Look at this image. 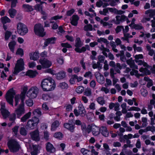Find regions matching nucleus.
<instances>
[{"label": "nucleus", "mask_w": 155, "mask_h": 155, "mask_svg": "<svg viewBox=\"0 0 155 155\" xmlns=\"http://www.w3.org/2000/svg\"><path fill=\"white\" fill-rule=\"evenodd\" d=\"M54 137L56 138L61 139L62 138L63 135L61 133L58 132L54 134Z\"/></svg>", "instance_id": "nucleus-43"}, {"label": "nucleus", "mask_w": 155, "mask_h": 155, "mask_svg": "<svg viewBox=\"0 0 155 155\" xmlns=\"http://www.w3.org/2000/svg\"><path fill=\"white\" fill-rule=\"evenodd\" d=\"M38 73L36 71L29 70L26 73V75L31 78H33L36 76Z\"/></svg>", "instance_id": "nucleus-24"}, {"label": "nucleus", "mask_w": 155, "mask_h": 155, "mask_svg": "<svg viewBox=\"0 0 155 155\" xmlns=\"http://www.w3.org/2000/svg\"><path fill=\"white\" fill-rule=\"evenodd\" d=\"M92 94L91 90L88 88H86L84 92V95L88 97L91 96Z\"/></svg>", "instance_id": "nucleus-39"}, {"label": "nucleus", "mask_w": 155, "mask_h": 155, "mask_svg": "<svg viewBox=\"0 0 155 155\" xmlns=\"http://www.w3.org/2000/svg\"><path fill=\"white\" fill-rule=\"evenodd\" d=\"M41 147L38 145H33L32 149L31 152L32 155H37L39 152Z\"/></svg>", "instance_id": "nucleus-18"}, {"label": "nucleus", "mask_w": 155, "mask_h": 155, "mask_svg": "<svg viewBox=\"0 0 155 155\" xmlns=\"http://www.w3.org/2000/svg\"><path fill=\"white\" fill-rule=\"evenodd\" d=\"M100 132L103 136L105 137H107L109 135V131L107 127L104 126H102L100 127Z\"/></svg>", "instance_id": "nucleus-16"}, {"label": "nucleus", "mask_w": 155, "mask_h": 155, "mask_svg": "<svg viewBox=\"0 0 155 155\" xmlns=\"http://www.w3.org/2000/svg\"><path fill=\"white\" fill-rule=\"evenodd\" d=\"M41 86L44 91H50L54 90L56 87L54 81L51 78H47L43 79Z\"/></svg>", "instance_id": "nucleus-2"}, {"label": "nucleus", "mask_w": 155, "mask_h": 155, "mask_svg": "<svg viewBox=\"0 0 155 155\" xmlns=\"http://www.w3.org/2000/svg\"><path fill=\"white\" fill-rule=\"evenodd\" d=\"M31 115V112H29L28 113L25 114L21 118V120L22 122H25L26 120L30 117Z\"/></svg>", "instance_id": "nucleus-32"}, {"label": "nucleus", "mask_w": 155, "mask_h": 155, "mask_svg": "<svg viewBox=\"0 0 155 155\" xmlns=\"http://www.w3.org/2000/svg\"><path fill=\"white\" fill-rule=\"evenodd\" d=\"M24 11L26 12H30L32 11L33 9L31 6L28 4H24L22 6Z\"/></svg>", "instance_id": "nucleus-28"}, {"label": "nucleus", "mask_w": 155, "mask_h": 155, "mask_svg": "<svg viewBox=\"0 0 155 155\" xmlns=\"http://www.w3.org/2000/svg\"><path fill=\"white\" fill-rule=\"evenodd\" d=\"M8 146L11 152H16L18 151L20 146L18 143L15 140L12 139L8 142Z\"/></svg>", "instance_id": "nucleus-4"}, {"label": "nucleus", "mask_w": 155, "mask_h": 155, "mask_svg": "<svg viewBox=\"0 0 155 155\" xmlns=\"http://www.w3.org/2000/svg\"><path fill=\"white\" fill-rule=\"evenodd\" d=\"M100 48L101 49L102 51V53L106 57H107V54L106 52H109V49L105 48L102 45H101Z\"/></svg>", "instance_id": "nucleus-46"}, {"label": "nucleus", "mask_w": 155, "mask_h": 155, "mask_svg": "<svg viewBox=\"0 0 155 155\" xmlns=\"http://www.w3.org/2000/svg\"><path fill=\"white\" fill-rule=\"evenodd\" d=\"M35 34L37 35L43 37L45 34L43 25L41 24H36L34 26Z\"/></svg>", "instance_id": "nucleus-9"}, {"label": "nucleus", "mask_w": 155, "mask_h": 155, "mask_svg": "<svg viewBox=\"0 0 155 155\" xmlns=\"http://www.w3.org/2000/svg\"><path fill=\"white\" fill-rule=\"evenodd\" d=\"M95 77L97 81L101 84H103L104 82V76L99 73L95 74Z\"/></svg>", "instance_id": "nucleus-20"}, {"label": "nucleus", "mask_w": 155, "mask_h": 155, "mask_svg": "<svg viewBox=\"0 0 155 155\" xmlns=\"http://www.w3.org/2000/svg\"><path fill=\"white\" fill-rule=\"evenodd\" d=\"M62 18V16L57 15L54 16L51 18L50 23H53L54 22V21H52L53 20L57 21L58 19H61Z\"/></svg>", "instance_id": "nucleus-53"}, {"label": "nucleus", "mask_w": 155, "mask_h": 155, "mask_svg": "<svg viewBox=\"0 0 155 155\" xmlns=\"http://www.w3.org/2000/svg\"><path fill=\"white\" fill-rule=\"evenodd\" d=\"M1 111L2 114L4 119L6 118L9 115V113L8 111L5 109V103L2 102L1 104Z\"/></svg>", "instance_id": "nucleus-14"}, {"label": "nucleus", "mask_w": 155, "mask_h": 155, "mask_svg": "<svg viewBox=\"0 0 155 155\" xmlns=\"http://www.w3.org/2000/svg\"><path fill=\"white\" fill-rule=\"evenodd\" d=\"M131 28L137 30H140L142 29L143 28V27L141 24H139L134 25V26Z\"/></svg>", "instance_id": "nucleus-55"}, {"label": "nucleus", "mask_w": 155, "mask_h": 155, "mask_svg": "<svg viewBox=\"0 0 155 155\" xmlns=\"http://www.w3.org/2000/svg\"><path fill=\"white\" fill-rule=\"evenodd\" d=\"M135 58V61L139 65H143L145 67L144 68H141L139 71L142 73L140 74L138 73V71L137 70H135V69H138V66L135 64L134 61L131 58L127 61V63L130 65V67L132 68V71L130 72V74L131 75H135L137 78H139L140 76H143L145 74H150V72L148 68H150V66L147 64L140 59L143 58V56L142 54H136L134 56Z\"/></svg>", "instance_id": "nucleus-1"}, {"label": "nucleus", "mask_w": 155, "mask_h": 155, "mask_svg": "<svg viewBox=\"0 0 155 155\" xmlns=\"http://www.w3.org/2000/svg\"><path fill=\"white\" fill-rule=\"evenodd\" d=\"M32 98H29L25 101V104L29 107H31L33 104V102L31 99Z\"/></svg>", "instance_id": "nucleus-47"}, {"label": "nucleus", "mask_w": 155, "mask_h": 155, "mask_svg": "<svg viewBox=\"0 0 155 155\" xmlns=\"http://www.w3.org/2000/svg\"><path fill=\"white\" fill-rule=\"evenodd\" d=\"M84 30L86 31H92L93 30V26L90 24L86 25L84 26Z\"/></svg>", "instance_id": "nucleus-49"}, {"label": "nucleus", "mask_w": 155, "mask_h": 155, "mask_svg": "<svg viewBox=\"0 0 155 155\" xmlns=\"http://www.w3.org/2000/svg\"><path fill=\"white\" fill-rule=\"evenodd\" d=\"M101 23L102 24L104 27H106L108 28H110L112 27V24L109 23L108 22H104L103 20H101Z\"/></svg>", "instance_id": "nucleus-48"}, {"label": "nucleus", "mask_w": 155, "mask_h": 155, "mask_svg": "<svg viewBox=\"0 0 155 155\" xmlns=\"http://www.w3.org/2000/svg\"><path fill=\"white\" fill-rule=\"evenodd\" d=\"M81 128L83 133L85 132L89 134L91 131H92V125H88L87 128H86L85 125H82L81 126Z\"/></svg>", "instance_id": "nucleus-23"}, {"label": "nucleus", "mask_w": 155, "mask_h": 155, "mask_svg": "<svg viewBox=\"0 0 155 155\" xmlns=\"http://www.w3.org/2000/svg\"><path fill=\"white\" fill-rule=\"evenodd\" d=\"M35 10L37 11L42 12V7L41 5L37 4L35 6Z\"/></svg>", "instance_id": "nucleus-60"}, {"label": "nucleus", "mask_w": 155, "mask_h": 155, "mask_svg": "<svg viewBox=\"0 0 155 155\" xmlns=\"http://www.w3.org/2000/svg\"><path fill=\"white\" fill-rule=\"evenodd\" d=\"M59 125V123L58 121L56 120L54 121L51 125V131H55Z\"/></svg>", "instance_id": "nucleus-31"}, {"label": "nucleus", "mask_w": 155, "mask_h": 155, "mask_svg": "<svg viewBox=\"0 0 155 155\" xmlns=\"http://www.w3.org/2000/svg\"><path fill=\"white\" fill-rule=\"evenodd\" d=\"M24 63L23 60L20 58L17 61L13 72L14 74L16 75L20 72L23 70L24 69Z\"/></svg>", "instance_id": "nucleus-6"}, {"label": "nucleus", "mask_w": 155, "mask_h": 155, "mask_svg": "<svg viewBox=\"0 0 155 155\" xmlns=\"http://www.w3.org/2000/svg\"><path fill=\"white\" fill-rule=\"evenodd\" d=\"M92 67L94 69H96L99 68L100 66V63L99 62H97V63L94 61H93L92 63Z\"/></svg>", "instance_id": "nucleus-58"}, {"label": "nucleus", "mask_w": 155, "mask_h": 155, "mask_svg": "<svg viewBox=\"0 0 155 155\" xmlns=\"http://www.w3.org/2000/svg\"><path fill=\"white\" fill-rule=\"evenodd\" d=\"M39 62L42 66L43 68H48L50 67L52 65L51 62L46 59H40Z\"/></svg>", "instance_id": "nucleus-13"}, {"label": "nucleus", "mask_w": 155, "mask_h": 155, "mask_svg": "<svg viewBox=\"0 0 155 155\" xmlns=\"http://www.w3.org/2000/svg\"><path fill=\"white\" fill-rule=\"evenodd\" d=\"M19 127L18 126H16L14 127L12 129V130L13 132L14 133V134L15 135H16L17 134L18 130V129Z\"/></svg>", "instance_id": "nucleus-62"}, {"label": "nucleus", "mask_w": 155, "mask_h": 155, "mask_svg": "<svg viewBox=\"0 0 155 155\" xmlns=\"http://www.w3.org/2000/svg\"><path fill=\"white\" fill-rule=\"evenodd\" d=\"M58 86L60 88L62 89H67L68 87L67 84L64 82L60 83Z\"/></svg>", "instance_id": "nucleus-50"}, {"label": "nucleus", "mask_w": 155, "mask_h": 155, "mask_svg": "<svg viewBox=\"0 0 155 155\" xmlns=\"http://www.w3.org/2000/svg\"><path fill=\"white\" fill-rule=\"evenodd\" d=\"M20 133L22 135L25 136L27 134V132L24 127H21L20 130Z\"/></svg>", "instance_id": "nucleus-57"}, {"label": "nucleus", "mask_w": 155, "mask_h": 155, "mask_svg": "<svg viewBox=\"0 0 155 155\" xmlns=\"http://www.w3.org/2000/svg\"><path fill=\"white\" fill-rule=\"evenodd\" d=\"M15 94V91L13 88H11L8 91L5 95V98L7 102L12 106H13V97Z\"/></svg>", "instance_id": "nucleus-7"}, {"label": "nucleus", "mask_w": 155, "mask_h": 155, "mask_svg": "<svg viewBox=\"0 0 155 155\" xmlns=\"http://www.w3.org/2000/svg\"><path fill=\"white\" fill-rule=\"evenodd\" d=\"M39 122L38 118L36 117H32L29 119L27 124V126L29 129H33L38 124Z\"/></svg>", "instance_id": "nucleus-10"}, {"label": "nucleus", "mask_w": 155, "mask_h": 155, "mask_svg": "<svg viewBox=\"0 0 155 155\" xmlns=\"http://www.w3.org/2000/svg\"><path fill=\"white\" fill-rule=\"evenodd\" d=\"M81 152L83 155H92V153L90 151L84 148L82 149Z\"/></svg>", "instance_id": "nucleus-42"}, {"label": "nucleus", "mask_w": 155, "mask_h": 155, "mask_svg": "<svg viewBox=\"0 0 155 155\" xmlns=\"http://www.w3.org/2000/svg\"><path fill=\"white\" fill-rule=\"evenodd\" d=\"M79 18L77 15H73L71 19V23L74 26H76L78 23Z\"/></svg>", "instance_id": "nucleus-25"}, {"label": "nucleus", "mask_w": 155, "mask_h": 155, "mask_svg": "<svg viewBox=\"0 0 155 155\" xmlns=\"http://www.w3.org/2000/svg\"><path fill=\"white\" fill-rule=\"evenodd\" d=\"M15 113L18 118H20L21 115L25 112L24 104L19 105L18 108L15 110Z\"/></svg>", "instance_id": "nucleus-12"}, {"label": "nucleus", "mask_w": 155, "mask_h": 155, "mask_svg": "<svg viewBox=\"0 0 155 155\" xmlns=\"http://www.w3.org/2000/svg\"><path fill=\"white\" fill-rule=\"evenodd\" d=\"M145 14L151 18L155 15V10L149 9L145 12Z\"/></svg>", "instance_id": "nucleus-33"}, {"label": "nucleus", "mask_w": 155, "mask_h": 155, "mask_svg": "<svg viewBox=\"0 0 155 155\" xmlns=\"http://www.w3.org/2000/svg\"><path fill=\"white\" fill-rule=\"evenodd\" d=\"M16 12L17 11L16 10L13 8H11L8 11V13L9 16L12 18H14Z\"/></svg>", "instance_id": "nucleus-34"}, {"label": "nucleus", "mask_w": 155, "mask_h": 155, "mask_svg": "<svg viewBox=\"0 0 155 155\" xmlns=\"http://www.w3.org/2000/svg\"><path fill=\"white\" fill-rule=\"evenodd\" d=\"M16 44V42L15 41H12L10 42L8 46L10 51L12 52H14L15 51V47Z\"/></svg>", "instance_id": "nucleus-30"}, {"label": "nucleus", "mask_w": 155, "mask_h": 155, "mask_svg": "<svg viewBox=\"0 0 155 155\" xmlns=\"http://www.w3.org/2000/svg\"><path fill=\"white\" fill-rule=\"evenodd\" d=\"M84 90V88L82 86H79L76 88L75 91L77 93L81 94L83 92Z\"/></svg>", "instance_id": "nucleus-40"}, {"label": "nucleus", "mask_w": 155, "mask_h": 155, "mask_svg": "<svg viewBox=\"0 0 155 155\" xmlns=\"http://www.w3.org/2000/svg\"><path fill=\"white\" fill-rule=\"evenodd\" d=\"M100 128L94 124H92V132L93 135L97 136L99 134Z\"/></svg>", "instance_id": "nucleus-19"}, {"label": "nucleus", "mask_w": 155, "mask_h": 155, "mask_svg": "<svg viewBox=\"0 0 155 155\" xmlns=\"http://www.w3.org/2000/svg\"><path fill=\"white\" fill-rule=\"evenodd\" d=\"M129 28L128 26H125V28H123V30L124 37H127L128 35H129V34L127 33L129 31Z\"/></svg>", "instance_id": "nucleus-54"}, {"label": "nucleus", "mask_w": 155, "mask_h": 155, "mask_svg": "<svg viewBox=\"0 0 155 155\" xmlns=\"http://www.w3.org/2000/svg\"><path fill=\"white\" fill-rule=\"evenodd\" d=\"M97 42L101 44H102V43L108 44L109 43L106 39L103 38H98L97 39Z\"/></svg>", "instance_id": "nucleus-44"}, {"label": "nucleus", "mask_w": 155, "mask_h": 155, "mask_svg": "<svg viewBox=\"0 0 155 155\" xmlns=\"http://www.w3.org/2000/svg\"><path fill=\"white\" fill-rule=\"evenodd\" d=\"M46 148L47 151L49 153H54L55 151V148L53 145L50 142L46 144Z\"/></svg>", "instance_id": "nucleus-17"}, {"label": "nucleus", "mask_w": 155, "mask_h": 155, "mask_svg": "<svg viewBox=\"0 0 155 155\" xmlns=\"http://www.w3.org/2000/svg\"><path fill=\"white\" fill-rule=\"evenodd\" d=\"M110 75L111 77L113 78V84L114 85H115L116 83L118 81V80L117 79L114 78V75L116 73L115 72V71L113 68H111L110 69Z\"/></svg>", "instance_id": "nucleus-21"}, {"label": "nucleus", "mask_w": 155, "mask_h": 155, "mask_svg": "<svg viewBox=\"0 0 155 155\" xmlns=\"http://www.w3.org/2000/svg\"><path fill=\"white\" fill-rule=\"evenodd\" d=\"M140 110V108L134 106L131 107L128 109V111H139Z\"/></svg>", "instance_id": "nucleus-56"}, {"label": "nucleus", "mask_w": 155, "mask_h": 155, "mask_svg": "<svg viewBox=\"0 0 155 155\" xmlns=\"http://www.w3.org/2000/svg\"><path fill=\"white\" fill-rule=\"evenodd\" d=\"M109 11L108 8H104V9L103 10L100 11L99 12V13L102 15H106L107 13L108 12V11Z\"/></svg>", "instance_id": "nucleus-61"}, {"label": "nucleus", "mask_w": 155, "mask_h": 155, "mask_svg": "<svg viewBox=\"0 0 155 155\" xmlns=\"http://www.w3.org/2000/svg\"><path fill=\"white\" fill-rule=\"evenodd\" d=\"M84 76L85 77L89 78L91 79V78L92 76L91 72L90 71H88L85 73L84 75Z\"/></svg>", "instance_id": "nucleus-63"}, {"label": "nucleus", "mask_w": 155, "mask_h": 155, "mask_svg": "<svg viewBox=\"0 0 155 155\" xmlns=\"http://www.w3.org/2000/svg\"><path fill=\"white\" fill-rule=\"evenodd\" d=\"M78 108L80 115L81 116H84L86 113V111L83 104H80Z\"/></svg>", "instance_id": "nucleus-22"}, {"label": "nucleus", "mask_w": 155, "mask_h": 155, "mask_svg": "<svg viewBox=\"0 0 155 155\" xmlns=\"http://www.w3.org/2000/svg\"><path fill=\"white\" fill-rule=\"evenodd\" d=\"M141 120L143 122V127H146L147 124V118L146 117H143L142 118Z\"/></svg>", "instance_id": "nucleus-64"}, {"label": "nucleus", "mask_w": 155, "mask_h": 155, "mask_svg": "<svg viewBox=\"0 0 155 155\" xmlns=\"http://www.w3.org/2000/svg\"><path fill=\"white\" fill-rule=\"evenodd\" d=\"M1 20L2 23L3 25H5L7 23H10L11 21L10 19L6 16L2 17Z\"/></svg>", "instance_id": "nucleus-37"}, {"label": "nucleus", "mask_w": 155, "mask_h": 155, "mask_svg": "<svg viewBox=\"0 0 155 155\" xmlns=\"http://www.w3.org/2000/svg\"><path fill=\"white\" fill-rule=\"evenodd\" d=\"M77 78V75L75 74L71 76L70 79V82L71 84H74L75 83L76 78Z\"/></svg>", "instance_id": "nucleus-52"}, {"label": "nucleus", "mask_w": 155, "mask_h": 155, "mask_svg": "<svg viewBox=\"0 0 155 155\" xmlns=\"http://www.w3.org/2000/svg\"><path fill=\"white\" fill-rule=\"evenodd\" d=\"M64 127L69 130L70 131L72 132L73 131L74 127L72 124L67 123L64 124Z\"/></svg>", "instance_id": "nucleus-35"}, {"label": "nucleus", "mask_w": 155, "mask_h": 155, "mask_svg": "<svg viewBox=\"0 0 155 155\" xmlns=\"http://www.w3.org/2000/svg\"><path fill=\"white\" fill-rule=\"evenodd\" d=\"M9 70L8 68L5 67L4 68V70L3 71L1 74V77L2 80H5L7 76V73Z\"/></svg>", "instance_id": "nucleus-27"}, {"label": "nucleus", "mask_w": 155, "mask_h": 155, "mask_svg": "<svg viewBox=\"0 0 155 155\" xmlns=\"http://www.w3.org/2000/svg\"><path fill=\"white\" fill-rule=\"evenodd\" d=\"M30 59L34 61H36L39 58V53L38 52H32L30 54Z\"/></svg>", "instance_id": "nucleus-26"}, {"label": "nucleus", "mask_w": 155, "mask_h": 155, "mask_svg": "<svg viewBox=\"0 0 155 155\" xmlns=\"http://www.w3.org/2000/svg\"><path fill=\"white\" fill-rule=\"evenodd\" d=\"M83 45L82 43L81 42L79 38H77L76 40V43L75 50L77 52L81 53L85 51V48L84 47H82L81 48H80Z\"/></svg>", "instance_id": "nucleus-11"}, {"label": "nucleus", "mask_w": 155, "mask_h": 155, "mask_svg": "<svg viewBox=\"0 0 155 155\" xmlns=\"http://www.w3.org/2000/svg\"><path fill=\"white\" fill-rule=\"evenodd\" d=\"M28 87L27 86H24L22 88V91L20 94L16 95L14 97L15 105L17 106L20 103L19 105L24 104V101L25 98L26 94L28 91Z\"/></svg>", "instance_id": "nucleus-3"}, {"label": "nucleus", "mask_w": 155, "mask_h": 155, "mask_svg": "<svg viewBox=\"0 0 155 155\" xmlns=\"http://www.w3.org/2000/svg\"><path fill=\"white\" fill-rule=\"evenodd\" d=\"M56 75L58 79H61L65 77L66 73L64 71H61L57 73Z\"/></svg>", "instance_id": "nucleus-29"}, {"label": "nucleus", "mask_w": 155, "mask_h": 155, "mask_svg": "<svg viewBox=\"0 0 155 155\" xmlns=\"http://www.w3.org/2000/svg\"><path fill=\"white\" fill-rule=\"evenodd\" d=\"M39 89L36 86H33L30 88L26 92V96L29 98H35L37 96Z\"/></svg>", "instance_id": "nucleus-5"}, {"label": "nucleus", "mask_w": 155, "mask_h": 155, "mask_svg": "<svg viewBox=\"0 0 155 155\" xmlns=\"http://www.w3.org/2000/svg\"><path fill=\"white\" fill-rule=\"evenodd\" d=\"M7 2H11V8H14L15 7L18 3V0H5Z\"/></svg>", "instance_id": "nucleus-41"}, {"label": "nucleus", "mask_w": 155, "mask_h": 155, "mask_svg": "<svg viewBox=\"0 0 155 155\" xmlns=\"http://www.w3.org/2000/svg\"><path fill=\"white\" fill-rule=\"evenodd\" d=\"M30 135L31 138L33 140L38 141L40 140L39 132L38 130L31 132Z\"/></svg>", "instance_id": "nucleus-15"}, {"label": "nucleus", "mask_w": 155, "mask_h": 155, "mask_svg": "<svg viewBox=\"0 0 155 155\" xmlns=\"http://www.w3.org/2000/svg\"><path fill=\"white\" fill-rule=\"evenodd\" d=\"M96 101L97 103L101 105H103L105 104V101L103 97H99L96 99Z\"/></svg>", "instance_id": "nucleus-36"}, {"label": "nucleus", "mask_w": 155, "mask_h": 155, "mask_svg": "<svg viewBox=\"0 0 155 155\" xmlns=\"http://www.w3.org/2000/svg\"><path fill=\"white\" fill-rule=\"evenodd\" d=\"M12 32L9 31H7L5 34V40H8L12 34Z\"/></svg>", "instance_id": "nucleus-51"}, {"label": "nucleus", "mask_w": 155, "mask_h": 155, "mask_svg": "<svg viewBox=\"0 0 155 155\" xmlns=\"http://www.w3.org/2000/svg\"><path fill=\"white\" fill-rule=\"evenodd\" d=\"M17 31L21 35H24L28 32V29L26 25L21 22H19L17 25Z\"/></svg>", "instance_id": "nucleus-8"}, {"label": "nucleus", "mask_w": 155, "mask_h": 155, "mask_svg": "<svg viewBox=\"0 0 155 155\" xmlns=\"http://www.w3.org/2000/svg\"><path fill=\"white\" fill-rule=\"evenodd\" d=\"M116 20H112L111 22H114L116 25L119 24L120 23L122 22L120 16V15H117L115 17Z\"/></svg>", "instance_id": "nucleus-38"}, {"label": "nucleus", "mask_w": 155, "mask_h": 155, "mask_svg": "<svg viewBox=\"0 0 155 155\" xmlns=\"http://www.w3.org/2000/svg\"><path fill=\"white\" fill-rule=\"evenodd\" d=\"M42 99L45 101L49 100L51 99L50 96L47 94H43L42 95Z\"/></svg>", "instance_id": "nucleus-59"}, {"label": "nucleus", "mask_w": 155, "mask_h": 155, "mask_svg": "<svg viewBox=\"0 0 155 155\" xmlns=\"http://www.w3.org/2000/svg\"><path fill=\"white\" fill-rule=\"evenodd\" d=\"M33 114L35 115L40 117L41 114V112L40 109H37L34 110L33 112Z\"/></svg>", "instance_id": "nucleus-45"}]
</instances>
